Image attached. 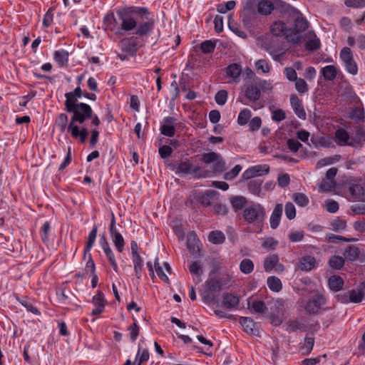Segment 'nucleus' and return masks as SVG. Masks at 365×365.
<instances>
[{
	"instance_id": "nucleus-1",
	"label": "nucleus",
	"mask_w": 365,
	"mask_h": 365,
	"mask_svg": "<svg viewBox=\"0 0 365 365\" xmlns=\"http://www.w3.org/2000/svg\"><path fill=\"white\" fill-rule=\"evenodd\" d=\"M67 112L73 113L70 123L78 122L81 124L85 120L91 119L93 117V110L91 107L84 103H65Z\"/></svg>"
},
{
	"instance_id": "nucleus-2",
	"label": "nucleus",
	"mask_w": 365,
	"mask_h": 365,
	"mask_svg": "<svg viewBox=\"0 0 365 365\" xmlns=\"http://www.w3.org/2000/svg\"><path fill=\"white\" fill-rule=\"evenodd\" d=\"M265 209L262 205L252 202L247 205L243 210V217L250 224H262L265 219Z\"/></svg>"
},
{
	"instance_id": "nucleus-3",
	"label": "nucleus",
	"mask_w": 365,
	"mask_h": 365,
	"mask_svg": "<svg viewBox=\"0 0 365 365\" xmlns=\"http://www.w3.org/2000/svg\"><path fill=\"white\" fill-rule=\"evenodd\" d=\"M270 30L272 34L276 36H285L286 39L294 44L299 43L302 41V36L288 29L287 25L282 21H277L273 23Z\"/></svg>"
},
{
	"instance_id": "nucleus-4",
	"label": "nucleus",
	"mask_w": 365,
	"mask_h": 365,
	"mask_svg": "<svg viewBox=\"0 0 365 365\" xmlns=\"http://www.w3.org/2000/svg\"><path fill=\"white\" fill-rule=\"evenodd\" d=\"M176 173L180 175L194 174L197 178H205L208 172L200 166H193L190 160L180 162L176 168Z\"/></svg>"
},
{
	"instance_id": "nucleus-5",
	"label": "nucleus",
	"mask_w": 365,
	"mask_h": 365,
	"mask_svg": "<svg viewBox=\"0 0 365 365\" xmlns=\"http://www.w3.org/2000/svg\"><path fill=\"white\" fill-rule=\"evenodd\" d=\"M339 57L343 62L346 71L351 74L356 75L358 73V66L355 61L352 51L349 47H344L340 51Z\"/></svg>"
},
{
	"instance_id": "nucleus-6",
	"label": "nucleus",
	"mask_w": 365,
	"mask_h": 365,
	"mask_svg": "<svg viewBox=\"0 0 365 365\" xmlns=\"http://www.w3.org/2000/svg\"><path fill=\"white\" fill-rule=\"evenodd\" d=\"M325 303L326 298L324 296L319 292H317L311 299L308 300L305 306V310L309 314H317L321 309V307L324 305Z\"/></svg>"
},
{
	"instance_id": "nucleus-7",
	"label": "nucleus",
	"mask_w": 365,
	"mask_h": 365,
	"mask_svg": "<svg viewBox=\"0 0 365 365\" xmlns=\"http://www.w3.org/2000/svg\"><path fill=\"white\" fill-rule=\"evenodd\" d=\"M117 15L121 21L120 28L125 31H128L137 26L135 20L131 16L128 9L117 11Z\"/></svg>"
},
{
	"instance_id": "nucleus-8",
	"label": "nucleus",
	"mask_w": 365,
	"mask_h": 365,
	"mask_svg": "<svg viewBox=\"0 0 365 365\" xmlns=\"http://www.w3.org/2000/svg\"><path fill=\"white\" fill-rule=\"evenodd\" d=\"M263 267L267 272L274 270L277 273H282L284 270V267L279 263V257L277 255L267 256L264 260Z\"/></svg>"
},
{
	"instance_id": "nucleus-9",
	"label": "nucleus",
	"mask_w": 365,
	"mask_h": 365,
	"mask_svg": "<svg viewBox=\"0 0 365 365\" xmlns=\"http://www.w3.org/2000/svg\"><path fill=\"white\" fill-rule=\"evenodd\" d=\"M269 166L268 165H257L247 169L242 173V178L250 180L257 176L268 174Z\"/></svg>"
},
{
	"instance_id": "nucleus-10",
	"label": "nucleus",
	"mask_w": 365,
	"mask_h": 365,
	"mask_svg": "<svg viewBox=\"0 0 365 365\" xmlns=\"http://www.w3.org/2000/svg\"><path fill=\"white\" fill-rule=\"evenodd\" d=\"M294 17V27L296 31L294 34L299 35V33L304 31L309 26V22L302 16V14L296 9L292 14Z\"/></svg>"
},
{
	"instance_id": "nucleus-11",
	"label": "nucleus",
	"mask_w": 365,
	"mask_h": 365,
	"mask_svg": "<svg viewBox=\"0 0 365 365\" xmlns=\"http://www.w3.org/2000/svg\"><path fill=\"white\" fill-rule=\"evenodd\" d=\"M106 302L103 294L101 292H98L93 297L94 308L91 312V314L98 315L101 314L104 310Z\"/></svg>"
},
{
	"instance_id": "nucleus-12",
	"label": "nucleus",
	"mask_w": 365,
	"mask_h": 365,
	"mask_svg": "<svg viewBox=\"0 0 365 365\" xmlns=\"http://www.w3.org/2000/svg\"><path fill=\"white\" fill-rule=\"evenodd\" d=\"M200 242L195 232H190L187 237V247L192 255L197 254L200 251Z\"/></svg>"
},
{
	"instance_id": "nucleus-13",
	"label": "nucleus",
	"mask_w": 365,
	"mask_h": 365,
	"mask_svg": "<svg viewBox=\"0 0 365 365\" xmlns=\"http://www.w3.org/2000/svg\"><path fill=\"white\" fill-rule=\"evenodd\" d=\"M290 103L294 113L298 116V118L304 120L307 116L306 112L301 101L296 95H292L290 96Z\"/></svg>"
},
{
	"instance_id": "nucleus-14",
	"label": "nucleus",
	"mask_w": 365,
	"mask_h": 365,
	"mask_svg": "<svg viewBox=\"0 0 365 365\" xmlns=\"http://www.w3.org/2000/svg\"><path fill=\"white\" fill-rule=\"evenodd\" d=\"M240 304V298L233 294L227 293L223 295L222 305L229 310L237 309Z\"/></svg>"
},
{
	"instance_id": "nucleus-15",
	"label": "nucleus",
	"mask_w": 365,
	"mask_h": 365,
	"mask_svg": "<svg viewBox=\"0 0 365 365\" xmlns=\"http://www.w3.org/2000/svg\"><path fill=\"white\" fill-rule=\"evenodd\" d=\"M240 324L247 334L255 336L259 335V330L255 327L256 324L251 318L242 317L240 319Z\"/></svg>"
},
{
	"instance_id": "nucleus-16",
	"label": "nucleus",
	"mask_w": 365,
	"mask_h": 365,
	"mask_svg": "<svg viewBox=\"0 0 365 365\" xmlns=\"http://www.w3.org/2000/svg\"><path fill=\"white\" fill-rule=\"evenodd\" d=\"M175 119L173 117H167L164 119V124L160 128L161 133L168 137H173L175 135Z\"/></svg>"
},
{
	"instance_id": "nucleus-17",
	"label": "nucleus",
	"mask_w": 365,
	"mask_h": 365,
	"mask_svg": "<svg viewBox=\"0 0 365 365\" xmlns=\"http://www.w3.org/2000/svg\"><path fill=\"white\" fill-rule=\"evenodd\" d=\"M155 26V20L151 19L146 22L140 24L135 31V34L140 36H148Z\"/></svg>"
},
{
	"instance_id": "nucleus-18",
	"label": "nucleus",
	"mask_w": 365,
	"mask_h": 365,
	"mask_svg": "<svg viewBox=\"0 0 365 365\" xmlns=\"http://www.w3.org/2000/svg\"><path fill=\"white\" fill-rule=\"evenodd\" d=\"M245 96L249 101L255 102L260 98V90L255 85H248L245 88Z\"/></svg>"
},
{
	"instance_id": "nucleus-19",
	"label": "nucleus",
	"mask_w": 365,
	"mask_h": 365,
	"mask_svg": "<svg viewBox=\"0 0 365 365\" xmlns=\"http://www.w3.org/2000/svg\"><path fill=\"white\" fill-rule=\"evenodd\" d=\"M316 259L312 256L303 257L299 263L298 268L304 272H309L316 267Z\"/></svg>"
},
{
	"instance_id": "nucleus-20",
	"label": "nucleus",
	"mask_w": 365,
	"mask_h": 365,
	"mask_svg": "<svg viewBox=\"0 0 365 365\" xmlns=\"http://www.w3.org/2000/svg\"><path fill=\"white\" fill-rule=\"evenodd\" d=\"M102 241H103L102 242L103 250L106 257H108L109 262H110V265L112 266L113 270L115 272H118V266H117V263L115 259L113 252L112 250L110 249L106 237H103L102 239Z\"/></svg>"
},
{
	"instance_id": "nucleus-21",
	"label": "nucleus",
	"mask_w": 365,
	"mask_h": 365,
	"mask_svg": "<svg viewBox=\"0 0 365 365\" xmlns=\"http://www.w3.org/2000/svg\"><path fill=\"white\" fill-rule=\"evenodd\" d=\"M282 210V205L277 204L272 211V213L270 216V227L274 230L276 229L279 225Z\"/></svg>"
},
{
	"instance_id": "nucleus-22",
	"label": "nucleus",
	"mask_w": 365,
	"mask_h": 365,
	"mask_svg": "<svg viewBox=\"0 0 365 365\" xmlns=\"http://www.w3.org/2000/svg\"><path fill=\"white\" fill-rule=\"evenodd\" d=\"M120 48L123 51L130 56H135L138 51L136 43L129 38H124L120 41Z\"/></svg>"
},
{
	"instance_id": "nucleus-23",
	"label": "nucleus",
	"mask_w": 365,
	"mask_h": 365,
	"mask_svg": "<svg viewBox=\"0 0 365 365\" xmlns=\"http://www.w3.org/2000/svg\"><path fill=\"white\" fill-rule=\"evenodd\" d=\"M271 1L272 11L276 9L281 12H287L292 14L293 11H296V9L292 7L282 0H269Z\"/></svg>"
},
{
	"instance_id": "nucleus-24",
	"label": "nucleus",
	"mask_w": 365,
	"mask_h": 365,
	"mask_svg": "<svg viewBox=\"0 0 365 365\" xmlns=\"http://www.w3.org/2000/svg\"><path fill=\"white\" fill-rule=\"evenodd\" d=\"M285 305L286 301L281 298L272 299L269 302L270 310L273 313L276 314L284 313V312L285 311Z\"/></svg>"
},
{
	"instance_id": "nucleus-25",
	"label": "nucleus",
	"mask_w": 365,
	"mask_h": 365,
	"mask_svg": "<svg viewBox=\"0 0 365 365\" xmlns=\"http://www.w3.org/2000/svg\"><path fill=\"white\" fill-rule=\"evenodd\" d=\"M364 295L361 289L359 290L351 289L348 292V293L344 296V302H353V303H359L361 302L364 298Z\"/></svg>"
},
{
	"instance_id": "nucleus-26",
	"label": "nucleus",
	"mask_w": 365,
	"mask_h": 365,
	"mask_svg": "<svg viewBox=\"0 0 365 365\" xmlns=\"http://www.w3.org/2000/svg\"><path fill=\"white\" fill-rule=\"evenodd\" d=\"M335 137L338 140V144L340 145H354L352 140L349 137V133L342 128L337 130L335 133Z\"/></svg>"
},
{
	"instance_id": "nucleus-27",
	"label": "nucleus",
	"mask_w": 365,
	"mask_h": 365,
	"mask_svg": "<svg viewBox=\"0 0 365 365\" xmlns=\"http://www.w3.org/2000/svg\"><path fill=\"white\" fill-rule=\"evenodd\" d=\"M359 254L360 250L359 247L355 245H349L344 250V259L348 261L353 262L359 258Z\"/></svg>"
},
{
	"instance_id": "nucleus-28",
	"label": "nucleus",
	"mask_w": 365,
	"mask_h": 365,
	"mask_svg": "<svg viewBox=\"0 0 365 365\" xmlns=\"http://www.w3.org/2000/svg\"><path fill=\"white\" fill-rule=\"evenodd\" d=\"M217 194V192L215 190H207L199 197L198 202L202 206H210Z\"/></svg>"
},
{
	"instance_id": "nucleus-29",
	"label": "nucleus",
	"mask_w": 365,
	"mask_h": 365,
	"mask_svg": "<svg viewBox=\"0 0 365 365\" xmlns=\"http://www.w3.org/2000/svg\"><path fill=\"white\" fill-rule=\"evenodd\" d=\"M80 86L76 87L72 92L66 93L65 97L66 98L65 103H76L78 98H81L83 96Z\"/></svg>"
},
{
	"instance_id": "nucleus-30",
	"label": "nucleus",
	"mask_w": 365,
	"mask_h": 365,
	"mask_svg": "<svg viewBox=\"0 0 365 365\" xmlns=\"http://www.w3.org/2000/svg\"><path fill=\"white\" fill-rule=\"evenodd\" d=\"M322 75L326 81H333L337 74V69L333 65L323 67L321 70Z\"/></svg>"
},
{
	"instance_id": "nucleus-31",
	"label": "nucleus",
	"mask_w": 365,
	"mask_h": 365,
	"mask_svg": "<svg viewBox=\"0 0 365 365\" xmlns=\"http://www.w3.org/2000/svg\"><path fill=\"white\" fill-rule=\"evenodd\" d=\"M257 11L262 15H269L272 11L271 1L269 0H259L257 2Z\"/></svg>"
},
{
	"instance_id": "nucleus-32",
	"label": "nucleus",
	"mask_w": 365,
	"mask_h": 365,
	"mask_svg": "<svg viewBox=\"0 0 365 365\" xmlns=\"http://www.w3.org/2000/svg\"><path fill=\"white\" fill-rule=\"evenodd\" d=\"M328 284L331 290L337 292L343 288L344 281L341 277L334 275L329 278Z\"/></svg>"
},
{
	"instance_id": "nucleus-33",
	"label": "nucleus",
	"mask_w": 365,
	"mask_h": 365,
	"mask_svg": "<svg viewBox=\"0 0 365 365\" xmlns=\"http://www.w3.org/2000/svg\"><path fill=\"white\" fill-rule=\"evenodd\" d=\"M54 58L61 67H64L68 61V53L65 50L56 51L54 53Z\"/></svg>"
},
{
	"instance_id": "nucleus-34",
	"label": "nucleus",
	"mask_w": 365,
	"mask_h": 365,
	"mask_svg": "<svg viewBox=\"0 0 365 365\" xmlns=\"http://www.w3.org/2000/svg\"><path fill=\"white\" fill-rule=\"evenodd\" d=\"M267 283L269 289L273 292H279L282 289V284L281 282V280L277 277H269L267 278Z\"/></svg>"
},
{
	"instance_id": "nucleus-35",
	"label": "nucleus",
	"mask_w": 365,
	"mask_h": 365,
	"mask_svg": "<svg viewBox=\"0 0 365 365\" xmlns=\"http://www.w3.org/2000/svg\"><path fill=\"white\" fill-rule=\"evenodd\" d=\"M230 202L235 212L241 210L247 203V199L243 196H234L230 198Z\"/></svg>"
},
{
	"instance_id": "nucleus-36",
	"label": "nucleus",
	"mask_w": 365,
	"mask_h": 365,
	"mask_svg": "<svg viewBox=\"0 0 365 365\" xmlns=\"http://www.w3.org/2000/svg\"><path fill=\"white\" fill-rule=\"evenodd\" d=\"M68 130L71 133V135L74 138H78V136L83 135L88 137V130L86 128H83L81 130L79 128L74 125V123H69L68 126Z\"/></svg>"
},
{
	"instance_id": "nucleus-37",
	"label": "nucleus",
	"mask_w": 365,
	"mask_h": 365,
	"mask_svg": "<svg viewBox=\"0 0 365 365\" xmlns=\"http://www.w3.org/2000/svg\"><path fill=\"white\" fill-rule=\"evenodd\" d=\"M248 306L250 307L251 310L254 313H264L267 310V307L264 302L259 300H254L250 304V300H248Z\"/></svg>"
},
{
	"instance_id": "nucleus-38",
	"label": "nucleus",
	"mask_w": 365,
	"mask_h": 365,
	"mask_svg": "<svg viewBox=\"0 0 365 365\" xmlns=\"http://www.w3.org/2000/svg\"><path fill=\"white\" fill-rule=\"evenodd\" d=\"M208 240L213 244H222L225 240V236L221 231H212L208 235Z\"/></svg>"
},
{
	"instance_id": "nucleus-39",
	"label": "nucleus",
	"mask_w": 365,
	"mask_h": 365,
	"mask_svg": "<svg viewBox=\"0 0 365 365\" xmlns=\"http://www.w3.org/2000/svg\"><path fill=\"white\" fill-rule=\"evenodd\" d=\"M97 232H98L97 226L94 225L88 237L87 244H86V246L85 250H84V257L86 256L87 253H88L90 252L91 249L92 248V247L95 242V240H96Z\"/></svg>"
},
{
	"instance_id": "nucleus-40",
	"label": "nucleus",
	"mask_w": 365,
	"mask_h": 365,
	"mask_svg": "<svg viewBox=\"0 0 365 365\" xmlns=\"http://www.w3.org/2000/svg\"><path fill=\"white\" fill-rule=\"evenodd\" d=\"M242 73V68L240 65L237 63H232L230 64L227 68L226 71L227 76L232 78H237Z\"/></svg>"
},
{
	"instance_id": "nucleus-41",
	"label": "nucleus",
	"mask_w": 365,
	"mask_h": 365,
	"mask_svg": "<svg viewBox=\"0 0 365 365\" xmlns=\"http://www.w3.org/2000/svg\"><path fill=\"white\" fill-rule=\"evenodd\" d=\"M206 290L211 292H220L222 289V284L220 280L211 278L206 282Z\"/></svg>"
},
{
	"instance_id": "nucleus-42",
	"label": "nucleus",
	"mask_w": 365,
	"mask_h": 365,
	"mask_svg": "<svg viewBox=\"0 0 365 365\" xmlns=\"http://www.w3.org/2000/svg\"><path fill=\"white\" fill-rule=\"evenodd\" d=\"M351 140L354 144H361L365 142V128L361 126L357 127Z\"/></svg>"
},
{
	"instance_id": "nucleus-43",
	"label": "nucleus",
	"mask_w": 365,
	"mask_h": 365,
	"mask_svg": "<svg viewBox=\"0 0 365 365\" xmlns=\"http://www.w3.org/2000/svg\"><path fill=\"white\" fill-rule=\"evenodd\" d=\"M262 181L259 180H252L248 182L249 191L256 196H259L261 193Z\"/></svg>"
},
{
	"instance_id": "nucleus-44",
	"label": "nucleus",
	"mask_w": 365,
	"mask_h": 365,
	"mask_svg": "<svg viewBox=\"0 0 365 365\" xmlns=\"http://www.w3.org/2000/svg\"><path fill=\"white\" fill-rule=\"evenodd\" d=\"M329 266L334 269H341L344 264V257L334 255L329 260Z\"/></svg>"
},
{
	"instance_id": "nucleus-45",
	"label": "nucleus",
	"mask_w": 365,
	"mask_h": 365,
	"mask_svg": "<svg viewBox=\"0 0 365 365\" xmlns=\"http://www.w3.org/2000/svg\"><path fill=\"white\" fill-rule=\"evenodd\" d=\"M240 269L245 274L251 273L254 269V264L252 261L250 259H242L240 264Z\"/></svg>"
},
{
	"instance_id": "nucleus-46",
	"label": "nucleus",
	"mask_w": 365,
	"mask_h": 365,
	"mask_svg": "<svg viewBox=\"0 0 365 365\" xmlns=\"http://www.w3.org/2000/svg\"><path fill=\"white\" fill-rule=\"evenodd\" d=\"M220 154L215 152L204 153L200 160L205 164H214L220 158Z\"/></svg>"
},
{
	"instance_id": "nucleus-47",
	"label": "nucleus",
	"mask_w": 365,
	"mask_h": 365,
	"mask_svg": "<svg viewBox=\"0 0 365 365\" xmlns=\"http://www.w3.org/2000/svg\"><path fill=\"white\" fill-rule=\"evenodd\" d=\"M149 359V353L146 349H143L141 351V349L139 348L135 360L133 365H141L143 362L147 361Z\"/></svg>"
},
{
	"instance_id": "nucleus-48",
	"label": "nucleus",
	"mask_w": 365,
	"mask_h": 365,
	"mask_svg": "<svg viewBox=\"0 0 365 365\" xmlns=\"http://www.w3.org/2000/svg\"><path fill=\"white\" fill-rule=\"evenodd\" d=\"M112 241L114 243L117 250L122 252L124 249V240L120 233H115V235L111 236Z\"/></svg>"
},
{
	"instance_id": "nucleus-49",
	"label": "nucleus",
	"mask_w": 365,
	"mask_h": 365,
	"mask_svg": "<svg viewBox=\"0 0 365 365\" xmlns=\"http://www.w3.org/2000/svg\"><path fill=\"white\" fill-rule=\"evenodd\" d=\"M250 118L251 111L247 108H245L239 113L237 117V123L240 125H244L248 123V120Z\"/></svg>"
},
{
	"instance_id": "nucleus-50",
	"label": "nucleus",
	"mask_w": 365,
	"mask_h": 365,
	"mask_svg": "<svg viewBox=\"0 0 365 365\" xmlns=\"http://www.w3.org/2000/svg\"><path fill=\"white\" fill-rule=\"evenodd\" d=\"M61 132H64L68 125V116L66 113H60L56 121Z\"/></svg>"
},
{
	"instance_id": "nucleus-51",
	"label": "nucleus",
	"mask_w": 365,
	"mask_h": 365,
	"mask_svg": "<svg viewBox=\"0 0 365 365\" xmlns=\"http://www.w3.org/2000/svg\"><path fill=\"white\" fill-rule=\"evenodd\" d=\"M236 5L235 1H228L223 4H220L217 6V11L220 14H225L227 11L233 9Z\"/></svg>"
},
{
	"instance_id": "nucleus-52",
	"label": "nucleus",
	"mask_w": 365,
	"mask_h": 365,
	"mask_svg": "<svg viewBox=\"0 0 365 365\" xmlns=\"http://www.w3.org/2000/svg\"><path fill=\"white\" fill-rule=\"evenodd\" d=\"M154 266H155V272H156L157 274L159 276V277L162 280L165 282L166 283L169 284L170 283L169 278L167 276V274H165V272H163V268L160 266V263L158 262V257L155 259Z\"/></svg>"
},
{
	"instance_id": "nucleus-53",
	"label": "nucleus",
	"mask_w": 365,
	"mask_h": 365,
	"mask_svg": "<svg viewBox=\"0 0 365 365\" xmlns=\"http://www.w3.org/2000/svg\"><path fill=\"white\" fill-rule=\"evenodd\" d=\"M320 47L319 39L314 35V38L308 40L305 43V48L309 51H315Z\"/></svg>"
},
{
	"instance_id": "nucleus-54",
	"label": "nucleus",
	"mask_w": 365,
	"mask_h": 365,
	"mask_svg": "<svg viewBox=\"0 0 365 365\" xmlns=\"http://www.w3.org/2000/svg\"><path fill=\"white\" fill-rule=\"evenodd\" d=\"M242 166L240 165H235L231 170L227 172L224 175V179L227 180H231L236 178L240 172L242 170Z\"/></svg>"
},
{
	"instance_id": "nucleus-55",
	"label": "nucleus",
	"mask_w": 365,
	"mask_h": 365,
	"mask_svg": "<svg viewBox=\"0 0 365 365\" xmlns=\"http://www.w3.org/2000/svg\"><path fill=\"white\" fill-rule=\"evenodd\" d=\"M295 81V88L300 94L305 93L308 91V85L303 78H297Z\"/></svg>"
},
{
	"instance_id": "nucleus-56",
	"label": "nucleus",
	"mask_w": 365,
	"mask_h": 365,
	"mask_svg": "<svg viewBox=\"0 0 365 365\" xmlns=\"http://www.w3.org/2000/svg\"><path fill=\"white\" fill-rule=\"evenodd\" d=\"M215 43L210 40L203 41L200 45V48L204 53H210L214 51Z\"/></svg>"
},
{
	"instance_id": "nucleus-57",
	"label": "nucleus",
	"mask_w": 365,
	"mask_h": 365,
	"mask_svg": "<svg viewBox=\"0 0 365 365\" xmlns=\"http://www.w3.org/2000/svg\"><path fill=\"white\" fill-rule=\"evenodd\" d=\"M314 344V338L311 336H307L304 339V344L302 347V350L305 354H309L313 349Z\"/></svg>"
},
{
	"instance_id": "nucleus-58",
	"label": "nucleus",
	"mask_w": 365,
	"mask_h": 365,
	"mask_svg": "<svg viewBox=\"0 0 365 365\" xmlns=\"http://www.w3.org/2000/svg\"><path fill=\"white\" fill-rule=\"evenodd\" d=\"M294 202L301 207H304L308 205L309 199L308 197L303 193H296L294 195Z\"/></svg>"
},
{
	"instance_id": "nucleus-59",
	"label": "nucleus",
	"mask_w": 365,
	"mask_h": 365,
	"mask_svg": "<svg viewBox=\"0 0 365 365\" xmlns=\"http://www.w3.org/2000/svg\"><path fill=\"white\" fill-rule=\"evenodd\" d=\"M215 99L216 103L220 106H223L225 104L227 100V92L225 90H220L219 91L215 96Z\"/></svg>"
},
{
	"instance_id": "nucleus-60",
	"label": "nucleus",
	"mask_w": 365,
	"mask_h": 365,
	"mask_svg": "<svg viewBox=\"0 0 365 365\" xmlns=\"http://www.w3.org/2000/svg\"><path fill=\"white\" fill-rule=\"evenodd\" d=\"M278 245V241L272 237L265 238L262 244L263 248L267 250H274Z\"/></svg>"
},
{
	"instance_id": "nucleus-61",
	"label": "nucleus",
	"mask_w": 365,
	"mask_h": 365,
	"mask_svg": "<svg viewBox=\"0 0 365 365\" xmlns=\"http://www.w3.org/2000/svg\"><path fill=\"white\" fill-rule=\"evenodd\" d=\"M331 225L334 231L341 232L346 228V222L337 218L331 221Z\"/></svg>"
},
{
	"instance_id": "nucleus-62",
	"label": "nucleus",
	"mask_w": 365,
	"mask_h": 365,
	"mask_svg": "<svg viewBox=\"0 0 365 365\" xmlns=\"http://www.w3.org/2000/svg\"><path fill=\"white\" fill-rule=\"evenodd\" d=\"M351 118L356 122H359L364 118V110L359 108H354L350 115Z\"/></svg>"
},
{
	"instance_id": "nucleus-63",
	"label": "nucleus",
	"mask_w": 365,
	"mask_h": 365,
	"mask_svg": "<svg viewBox=\"0 0 365 365\" xmlns=\"http://www.w3.org/2000/svg\"><path fill=\"white\" fill-rule=\"evenodd\" d=\"M285 215L289 220H292L296 216V209L293 203L287 202L285 205Z\"/></svg>"
},
{
	"instance_id": "nucleus-64",
	"label": "nucleus",
	"mask_w": 365,
	"mask_h": 365,
	"mask_svg": "<svg viewBox=\"0 0 365 365\" xmlns=\"http://www.w3.org/2000/svg\"><path fill=\"white\" fill-rule=\"evenodd\" d=\"M344 4L349 8H364L365 0H345Z\"/></svg>"
}]
</instances>
